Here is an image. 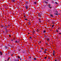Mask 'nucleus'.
I'll use <instances>...</instances> for the list:
<instances>
[{
  "mask_svg": "<svg viewBox=\"0 0 61 61\" xmlns=\"http://www.w3.org/2000/svg\"><path fill=\"white\" fill-rule=\"evenodd\" d=\"M25 7L26 9H27V8L28 7V6L27 5H26L25 6Z\"/></svg>",
  "mask_w": 61,
  "mask_h": 61,
  "instance_id": "f257e3e1",
  "label": "nucleus"
},
{
  "mask_svg": "<svg viewBox=\"0 0 61 61\" xmlns=\"http://www.w3.org/2000/svg\"><path fill=\"white\" fill-rule=\"evenodd\" d=\"M14 61H19V60H18L17 59L16 60V59H15V60H14Z\"/></svg>",
  "mask_w": 61,
  "mask_h": 61,
  "instance_id": "f03ea898",
  "label": "nucleus"
},
{
  "mask_svg": "<svg viewBox=\"0 0 61 61\" xmlns=\"http://www.w3.org/2000/svg\"><path fill=\"white\" fill-rule=\"evenodd\" d=\"M11 0L13 2H15V0Z\"/></svg>",
  "mask_w": 61,
  "mask_h": 61,
  "instance_id": "7ed1b4c3",
  "label": "nucleus"
},
{
  "mask_svg": "<svg viewBox=\"0 0 61 61\" xmlns=\"http://www.w3.org/2000/svg\"><path fill=\"white\" fill-rule=\"evenodd\" d=\"M39 21H40L39 22H40V23H41V19L39 18Z\"/></svg>",
  "mask_w": 61,
  "mask_h": 61,
  "instance_id": "20e7f679",
  "label": "nucleus"
},
{
  "mask_svg": "<svg viewBox=\"0 0 61 61\" xmlns=\"http://www.w3.org/2000/svg\"><path fill=\"white\" fill-rule=\"evenodd\" d=\"M28 23H29V25H31V23L30 22H28Z\"/></svg>",
  "mask_w": 61,
  "mask_h": 61,
  "instance_id": "39448f33",
  "label": "nucleus"
},
{
  "mask_svg": "<svg viewBox=\"0 0 61 61\" xmlns=\"http://www.w3.org/2000/svg\"><path fill=\"white\" fill-rule=\"evenodd\" d=\"M52 4H54V1H52Z\"/></svg>",
  "mask_w": 61,
  "mask_h": 61,
  "instance_id": "423d86ee",
  "label": "nucleus"
},
{
  "mask_svg": "<svg viewBox=\"0 0 61 61\" xmlns=\"http://www.w3.org/2000/svg\"><path fill=\"white\" fill-rule=\"evenodd\" d=\"M29 59H31V57L30 56H29Z\"/></svg>",
  "mask_w": 61,
  "mask_h": 61,
  "instance_id": "0eeeda50",
  "label": "nucleus"
},
{
  "mask_svg": "<svg viewBox=\"0 0 61 61\" xmlns=\"http://www.w3.org/2000/svg\"><path fill=\"white\" fill-rule=\"evenodd\" d=\"M5 49H7V46H5Z\"/></svg>",
  "mask_w": 61,
  "mask_h": 61,
  "instance_id": "6e6552de",
  "label": "nucleus"
},
{
  "mask_svg": "<svg viewBox=\"0 0 61 61\" xmlns=\"http://www.w3.org/2000/svg\"><path fill=\"white\" fill-rule=\"evenodd\" d=\"M53 55L54 56H55V53H53Z\"/></svg>",
  "mask_w": 61,
  "mask_h": 61,
  "instance_id": "1a4fd4ad",
  "label": "nucleus"
},
{
  "mask_svg": "<svg viewBox=\"0 0 61 61\" xmlns=\"http://www.w3.org/2000/svg\"><path fill=\"white\" fill-rule=\"evenodd\" d=\"M26 4H28V2H26Z\"/></svg>",
  "mask_w": 61,
  "mask_h": 61,
  "instance_id": "9d476101",
  "label": "nucleus"
},
{
  "mask_svg": "<svg viewBox=\"0 0 61 61\" xmlns=\"http://www.w3.org/2000/svg\"><path fill=\"white\" fill-rule=\"evenodd\" d=\"M51 16V17H53V16L52 15H50Z\"/></svg>",
  "mask_w": 61,
  "mask_h": 61,
  "instance_id": "9b49d317",
  "label": "nucleus"
},
{
  "mask_svg": "<svg viewBox=\"0 0 61 61\" xmlns=\"http://www.w3.org/2000/svg\"><path fill=\"white\" fill-rule=\"evenodd\" d=\"M46 32V30H44L43 31V33H45V32Z\"/></svg>",
  "mask_w": 61,
  "mask_h": 61,
  "instance_id": "f8f14e48",
  "label": "nucleus"
},
{
  "mask_svg": "<svg viewBox=\"0 0 61 61\" xmlns=\"http://www.w3.org/2000/svg\"><path fill=\"white\" fill-rule=\"evenodd\" d=\"M55 15H58V14H57V13H56V14L55 13Z\"/></svg>",
  "mask_w": 61,
  "mask_h": 61,
  "instance_id": "ddd939ff",
  "label": "nucleus"
},
{
  "mask_svg": "<svg viewBox=\"0 0 61 61\" xmlns=\"http://www.w3.org/2000/svg\"><path fill=\"white\" fill-rule=\"evenodd\" d=\"M45 3H46V4H48V3L47 2H46V1H45Z\"/></svg>",
  "mask_w": 61,
  "mask_h": 61,
  "instance_id": "4468645a",
  "label": "nucleus"
},
{
  "mask_svg": "<svg viewBox=\"0 0 61 61\" xmlns=\"http://www.w3.org/2000/svg\"><path fill=\"white\" fill-rule=\"evenodd\" d=\"M34 4H35L36 5V2H35Z\"/></svg>",
  "mask_w": 61,
  "mask_h": 61,
  "instance_id": "2eb2a0df",
  "label": "nucleus"
},
{
  "mask_svg": "<svg viewBox=\"0 0 61 61\" xmlns=\"http://www.w3.org/2000/svg\"><path fill=\"white\" fill-rule=\"evenodd\" d=\"M1 26V27H3L4 26L3 25H2Z\"/></svg>",
  "mask_w": 61,
  "mask_h": 61,
  "instance_id": "dca6fc26",
  "label": "nucleus"
},
{
  "mask_svg": "<svg viewBox=\"0 0 61 61\" xmlns=\"http://www.w3.org/2000/svg\"><path fill=\"white\" fill-rule=\"evenodd\" d=\"M46 45H48V46H49V45H48V43H46Z\"/></svg>",
  "mask_w": 61,
  "mask_h": 61,
  "instance_id": "f3484780",
  "label": "nucleus"
},
{
  "mask_svg": "<svg viewBox=\"0 0 61 61\" xmlns=\"http://www.w3.org/2000/svg\"><path fill=\"white\" fill-rule=\"evenodd\" d=\"M53 53H54L55 52V51H53Z\"/></svg>",
  "mask_w": 61,
  "mask_h": 61,
  "instance_id": "a211bd4d",
  "label": "nucleus"
},
{
  "mask_svg": "<svg viewBox=\"0 0 61 61\" xmlns=\"http://www.w3.org/2000/svg\"><path fill=\"white\" fill-rule=\"evenodd\" d=\"M55 4H57H57H57V2H55Z\"/></svg>",
  "mask_w": 61,
  "mask_h": 61,
  "instance_id": "6ab92c4d",
  "label": "nucleus"
},
{
  "mask_svg": "<svg viewBox=\"0 0 61 61\" xmlns=\"http://www.w3.org/2000/svg\"><path fill=\"white\" fill-rule=\"evenodd\" d=\"M51 5H50V4H49L48 5L49 6H50Z\"/></svg>",
  "mask_w": 61,
  "mask_h": 61,
  "instance_id": "aec40b11",
  "label": "nucleus"
},
{
  "mask_svg": "<svg viewBox=\"0 0 61 61\" xmlns=\"http://www.w3.org/2000/svg\"><path fill=\"white\" fill-rule=\"evenodd\" d=\"M6 32H7H7H8V30H6Z\"/></svg>",
  "mask_w": 61,
  "mask_h": 61,
  "instance_id": "412c9836",
  "label": "nucleus"
},
{
  "mask_svg": "<svg viewBox=\"0 0 61 61\" xmlns=\"http://www.w3.org/2000/svg\"><path fill=\"white\" fill-rule=\"evenodd\" d=\"M11 41L12 42H13V40H11Z\"/></svg>",
  "mask_w": 61,
  "mask_h": 61,
  "instance_id": "4be33fe9",
  "label": "nucleus"
},
{
  "mask_svg": "<svg viewBox=\"0 0 61 61\" xmlns=\"http://www.w3.org/2000/svg\"><path fill=\"white\" fill-rule=\"evenodd\" d=\"M25 20H28L27 19H24Z\"/></svg>",
  "mask_w": 61,
  "mask_h": 61,
  "instance_id": "5701e85b",
  "label": "nucleus"
},
{
  "mask_svg": "<svg viewBox=\"0 0 61 61\" xmlns=\"http://www.w3.org/2000/svg\"><path fill=\"white\" fill-rule=\"evenodd\" d=\"M49 7L50 8H52V7H50V6H49Z\"/></svg>",
  "mask_w": 61,
  "mask_h": 61,
  "instance_id": "b1692460",
  "label": "nucleus"
},
{
  "mask_svg": "<svg viewBox=\"0 0 61 61\" xmlns=\"http://www.w3.org/2000/svg\"><path fill=\"white\" fill-rule=\"evenodd\" d=\"M9 58H10V57H9V58L8 59V60H9Z\"/></svg>",
  "mask_w": 61,
  "mask_h": 61,
  "instance_id": "393cba45",
  "label": "nucleus"
},
{
  "mask_svg": "<svg viewBox=\"0 0 61 61\" xmlns=\"http://www.w3.org/2000/svg\"><path fill=\"white\" fill-rule=\"evenodd\" d=\"M18 57L19 58H20V57H19L18 56Z\"/></svg>",
  "mask_w": 61,
  "mask_h": 61,
  "instance_id": "a878e982",
  "label": "nucleus"
},
{
  "mask_svg": "<svg viewBox=\"0 0 61 61\" xmlns=\"http://www.w3.org/2000/svg\"><path fill=\"white\" fill-rule=\"evenodd\" d=\"M54 26V25H52V27H53V26Z\"/></svg>",
  "mask_w": 61,
  "mask_h": 61,
  "instance_id": "bb28decb",
  "label": "nucleus"
},
{
  "mask_svg": "<svg viewBox=\"0 0 61 61\" xmlns=\"http://www.w3.org/2000/svg\"><path fill=\"white\" fill-rule=\"evenodd\" d=\"M39 16L40 17H41V15H39Z\"/></svg>",
  "mask_w": 61,
  "mask_h": 61,
  "instance_id": "cd10ccee",
  "label": "nucleus"
},
{
  "mask_svg": "<svg viewBox=\"0 0 61 61\" xmlns=\"http://www.w3.org/2000/svg\"><path fill=\"white\" fill-rule=\"evenodd\" d=\"M47 51V49H45V51Z\"/></svg>",
  "mask_w": 61,
  "mask_h": 61,
  "instance_id": "c85d7f7f",
  "label": "nucleus"
},
{
  "mask_svg": "<svg viewBox=\"0 0 61 61\" xmlns=\"http://www.w3.org/2000/svg\"><path fill=\"white\" fill-rule=\"evenodd\" d=\"M15 42H16V43H17V41H16Z\"/></svg>",
  "mask_w": 61,
  "mask_h": 61,
  "instance_id": "c756f323",
  "label": "nucleus"
},
{
  "mask_svg": "<svg viewBox=\"0 0 61 61\" xmlns=\"http://www.w3.org/2000/svg\"><path fill=\"white\" fill-rule=\"evenodd\" d=\"M42 51H40V52H42Z\"/></svg>",
  "mask_w": 61,
  "mask_h": 61,
  "instance_id": "7c9ffc66",
  "label": "nucleus"
},
{
  "mask_svg": "<svg viewBox=\"0 0 61 61\" xmlns=\"http://www.w3.org/2000/svg\"><path fill=\"white\" fill-rule=\"evenodd\" d=\"M45 59H46V57H45L44 58Z\"/></svg>",
  "mask_w": 61,
  "mask_h": 61,
  "instance_id": "2f4dec72",
  "label": "nucleus"
},
{
  "mask_svg": "<svg viewBox=\"0 0 61 61\" xmlns=\"http://www.w3.org/2000/svg\"><path fill=\"white\" fill-rule=\"evenodd\" d=\"M30 39H31V38H32V37H30Z\"/></svg>",
  "mask_w": 61,
  "mask_h": 61,
  "instance_id": "473e14b6",
  "label": "nucleus"
},
{
  "mask_svg": "<svg viewBox=\"0 0 61 61\" xmlns=\"http://www.w3.org/2000/svg\"><path fill=\"white\" fill-rule=\"evenodd\" d=\"M0 54L1 55H2V53H0Z\"/></svg>",
  "mask_w": 61,
  "mask_h": 61,
  "instance_id": "72a5a7b5",
  "label": "nucleus"
},
{
  "mask_svg": "<svg viewBox=\"0 0 61 61\" xmlns=\"http://www.w3.org/2000/svg\"><path fill=\"white\" fill-rule=\"evenodd\" d=\"M59 34H60V35H61V33H59Z\"/></svg>",
  "mask_w": 61,
  "mask_h": 61,
  "instance_id": "f704fd0d",
  "label": "nucleus"
},
{
  "mask_svg": "<svg viewBox=\"0 0 61 61\" xmlns=\"http://www.w3.org/2000/svg\"><path fill=\"white\" fill-rule=\"evenodd\" d=\"M34 60H36V58H34Z\"/></svg>",
  "mask_w": 61,
  "mask_h": 61,
  "instance_id": "c9c22d12",
  "label": "nucleus"
},
{
  "mask_svg": "<svg viewBox=\"0 0 61 61\" xmlns=\"http://www.w3.org/2000/svg\"><path fill=\"white\" fill-rule=\"evenodd\" d=\"M24 17H25V15H24Z\"/></svg>",
  "mask_w": 61,
  "mask_h": 61,
  "instance_id": "e433bc0d",
  "label": "nucleus"
},
{
  "mask_svg": "<svg viewBox=\"0 0 61 61\" xmlns=\"http://www.w3.org/2000/svg\"><path fill=\"white\" fill-rule=\"evenodd\" d=\"M35 31H33V33H35Z\"/></svg>",
  "mask_w": 61,
  "mask_h": 61,
  "instance_id": "4c0bfd02",
  "label": "nucleus"
},
{
  "mask_svg": "<svg viewBox=\"0 0 61 61\" xmlns=\"http://www.w3.org/2000/svg\"><path fill=\"white\" fill-rule=\"evenodd\" d=\"M48 59H50V57H49Z\"/></svg>",
  "mask_w": 61,
  "mask_h": 61,
  "instance_id": "58836bf2",
  "label": "nucleus"
},
{
  "mask_svg": "<svg viewBox=\"0 0 61 61\" xmlns=\"http://www.w3.org/2000/svg\"><path fill=\"white\" fill-rule=\"evenodd\" d=\"M49 40V38H48V39H47L48 41V40Z\"/></svg>",
  "mask_w": 61,
  "mask_h": 61,
  "instance_id": "ea45409f",
  "label": "nucleus"
},
{
  "mask_svg": "<svg viewBox=\"0 0 61 61\" xmlns=\"http://www.w3.org/2000/svg\"><path fill=\"white\" fill-rule=\"evenodd\" d=\"M40 15V14H38V15H39H39Z\"/></svg>",
  "mask_w": 61,
  "mask_h": 61,
  "instance_id": "a19ab883",
  "label": "nucleus"
},
{
  "mask_svg": "<svg viewBox=\"0 0 61 61\" xmlns=\"http://www.w3.org/2000/svg\"><path fill=\"white\" fill-rule=\"evenodd\" d=\"M6 31V30H7V29H5Z\"/></svg>",
  "mask_w": 61,
  "mask_h": 61,
  "instance_id": "79ce46f5",
  "label": "nucleus"
},
{
  "mask_svg": "<svg viewBox=\"0 0 61 61\" xmlns=\"http://www.w3.org/2000/svg\"><path fill=\"white\" fill-rule=\"evenodd\" d=\"M23 53H25V51H23Z\"/></svg>",
  "mask_w": 61,
  "mask_h": 61,
  "instance_id": "37998d69",
  "label": "nucleus"
},
{
  "mask_svg": "<svg viewBox=\"0 0 61 61\" xmlns=\"http://www.w3.org/2000/svg\"><path fill=\"white\" fill-rule=\"evenodd\" d=\"M44 53H46V51H44Z\"/></svg>",
  "mask_w": 61,
  "mask_h": 61,
  "instance_id": "c03bdc74",
  "label": "nucleus"
},
{
  "mask_svg": "<svg viewBox=\"0 0 61 61\" xmlns=\"http://www.w3.org/2000/svg\"><path fill=\"white\" fill-rule=\"evenodd\" d=\"M13 38V39H14V40H15V38Z\"/></svg>",
  "mask_w": 61,
  "mask_h": 61,
  "instance_id": "a18cd8bd",
  "label": "nucleus"
},
{
  "mask_svg": "<svg viewBox=\"0 0 61 61\" xmlns=\"http://www.w3.org/2000/svg\"><path fill=\"white\" fill-rule=\"evenodd\" d=\"M13 54H12L11 55V56H13Z\"/></svg>",
  "mask_w": 61,
  "mask_h": 61,
  "instance_id": "49530a36",
  "label": "nucleus"
},
{
  "mask_svg": "<svg viewBox=\"0 0 61 61\" xmlns=\"http://www.w3.org/2000/svg\"><path fill=\"white\" fill-rule=\"evenodd\" d=\"M46 5H45V6H44V7H46Z\"/></svg>",
  "mask_w": 61,
  "mask_h": 61,
  "instance_id": "de8ad7c7",
  "label": "nucleus"
},
{
  "mask_svg": "<svg viewBox=\"0 0 61 61\" xmlns=\"http://www.w3.org/2000/svg\"><path fill=\"white\" fill-rule=\"evenodd\" d=\"M57 61V60H55V61Z\"/></svg>",
  "mask_w": 61,
  "mask_h": 61,
  "instance_id": "09e8293b",
  "label": "nucleus"
},
{
  "mask_svg": "<svg viewBox=\"0 0 61 61\" xmlns=\"http://www.w3.org/2000/svg\"><path fill=\"white\" fill-rule=\"evenodd\" d=\"M2 52H0V53H2Z\"/></svg>",
  "mask_w": 61,
  "mask_h": 61,
  "instance_id": "8fccbe9b",
  "label": "nucleus"
},
{
  "mask_svg": "<svg viewBox=\"0 0 61 61\" xmlns=\"http://www.w3.org/2000/svg\"><path fill=\"white\" fill-rule=\"evenodd\" d=\"M41 49H43V48H41Z\"/></svg>",
  "mask_w": 61,
  "mask_h": 61,
  "instance_id": "3c124183",
  "label": "nucleus"
},
{
  "mask_svg": "<svg viewBox=\"0 0 61 61\" xmlns=\"http://www.w3.org/2000/svg\"><path fill=\"white\" fill-rule=\"evenodd\" d=\"M10 37H11V36L10 35Z\"/></svg>",
  "mask_w": 61,
  "mask_h": 61,
  "instance_id": "603ef678",
  "label": "nucleus"
},
{
  "mask_svg": "<svg viewBox=\"0 0 61 61\" xmlns=\"http://www.w3.org/2000/svg\"><path fill=\"white\" fill-rule=\"evenodd\" d=\"M57 31V32H58V30H57V31Z\"/></svg>",
  "mask_w": 61,
  "mask_h": 61,
  "instance_id": "864d4df0",
  "label": "nucleus"
},
{
  "mask_svg": "<svg viewBox=\"0 0 61 61\" xmlns=\"http://www.w3.org/2000/svg\"><path fill=\"white\" fill-rule=\"evenodd\" d=\"M57 13H58V12L57 11Z\"/></svg>",
  "mask_w": 61,
  "mask_h": 61,
  "instance_id": "5fc2aeb1",
  "label": "nucleus"
},
{
  "mask_svg": "<svg viewBox=\"0 0 61 61\" xmlns=\"http://www.w3.org/2000/svg\"><path fill=\"white\" fill-rule=\"evenodd\" d=\"M47 1H48V0H46Z\"/></svg>",
  "mask_w": 61,
  "mask_h": 61,
  "instance_id": "6e6d98bb",
  "label": "nucleus"
},
{
  "mask_svg": "<svg viewBox=\"0 0 61 61\" xmlns=\"http://www.w3.org/2000/svg\"><path fill=\"white\" fill-rule=\"evenodd\" d=\"M3 33H5V32L3 31Z\"/></svg>",
  "mask_w": 61,
  "mask_h": 61,
  "instance_id": "4d7b16f0",
  "label": "nucleus"
},
{
  "mask_svg": "<svg viewBox=\"0 0 61 61\" xmlns=\"http://www.w3.org/2000/svg\"><path fill=\"white\" fill-rule=\"evenodd\" d=\"M48 21H49V20H48Z\"/></svg>",
  "mask_w": 61,
  "mask_h": 61,
  "instance_id": "13d9d810",
  "label": "nucleus"
},
{
  "mask_svg": "<svg viewBox=\"0 0 61 61\" xmlns=\"http://www.w3.org/2000/svg\"><path fill=\"white\" fill-rule=\"evenodd\" d=\"M18 51H20V50H18Z\"/></svg>",
  "mask_w": 61,
  "mask_h": 61,
  "instance_id": "bf43d9fd",
  "label": "nucleus"
},
{
  "mask_svg": "<svg viewBox=\"0 0 61 61\" xmlns=\"http://www.w3.org/2000/svg\"><path fill=\"white\" fill-rule=\"evenodd\" d=\"M6 27H7V26H6Z\"/></svg>",
  "mask_w": 61,
  "mask_h": 61,
  "instance_id": "052dcab7",
  "label": "nucleus"
},
{
  "mask_svg": "<svg viewBox=\"0 0 61 61\" xmlns=\"http://www.w3.org/2000/svg\"><path fill=\"white\" fill-rule=\"evenodd\" d=\"M37 32H38V30H37Z\"/></svg>",
  "mask_w": 61,
  "mask_h": 61,
  "instance_id": "680f3d73",
  "label": "nucleus"
},
{
  "mask_svg": "<svg viewBox=\"0 0 61 61\" xmlns=\"http://www.w3.org/2000/svg\"><path fill=\"white\" fill-rule=\"evenodd\" d=\"M20 60H21V59H20Z\"/></svg>",
  "mask_w": 61,
  "mask_h": 61,
  "instance_id": "e2e57ef3",
  "label": "nucleus"
},
{
  "mask_svg": "<svg viewBox=\"0 0 61 61\" xmlns=\"http://www.w3.org/2000/svg\"><path fill=\"white\" fill-rule=\"evenodd\" d=\"M5 61H6V60H5Z\"/></svg>",
  "mask_w": 61,
  "mask_h": 61,
  "instance_id": "0e129e2a",
  "label": "nucleus"
},
{
  "mask_svg": "<svg viewBox=\"0 0 61 61\" xmlns=\"http://www.w3.org/2000/svg\"><path fill=\"white\" fill-rule=\"evenodd\" d=\"M28 34H29V33H28Z\"/></svg>",
  "mask_w": 61,
  "mask_h": 61,
  "instance_id": "69168bd1",
  "label": "nucleus"
},
{
  "mask_svg": "<svg viewBox=\"0 0 61 61\" xmlns=\"http://www.w3.org/2000/svg\"><path fill=\"white\" fill-rule=\"evenodd\" d=\"M45 36H46V35H45Z\"/></svg>",
  "mask_w": 61,
  "mask_h": 61,
  "instance_id": "338daca9",
  "label": "nucleus"
},
{
  "mask_svg": "<svg viewBox=\"0 0 61 61\" xmlns=\"http://www.w3.org/2000/svg\"><path fill=\"white\" fill-rule=\"evenodd\" d=\"M37 30H38V29H37Z\"/></svg>",
  "mask_w": 61,
  "mask_h": 61,
  "instance_id": "774afa93",
  "label": "nucleus"
}]
</instances>
